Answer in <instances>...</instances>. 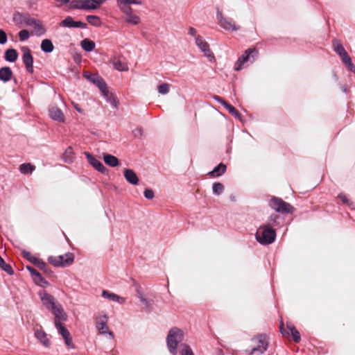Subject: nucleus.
I'll return each mask as SVG.
<instances>
[{
    "label": "nucleus",
    "instance_id": "nucleus-1",
    "mask_svg": "<svg viewBox=\"0 0 355 355\" xmlns=\"http://www.w3.org/2000/svg\"><path fill=\"white\" fill-rule=\"evenodd\" d=\"M256 240L261 245H269L272 243L276 239L275 230L270 227V225H261L257 230L256 234Z\"/></svg>",
    "mask_w": 355,
    "mask_h": 355
},
{
    "label": "nucleus",
    "instance_id": "nucleus-2",
    "mask_svg": "<svg viewBox=\"0 0 355 355\" xmlns=\"http://www.w3.org/2000/svg\"><path fill=\"white\" fill-rule=\"evenodd\" d=\"M183 339V332L178 328H172L167 336L166 342L170 353L176 355L178 353V345Z\"/></svg>",
    "mask_w": 355,
    "mask_h": 355
},
{
    "label": "nucleus",
    "instance_id": "nucleus-3",
    "mask_svg": "<svg viewBox=\"0 0 355 355\" xmlns=\"http://www.w3.org/2000/svg\"><path fill=\"white\" fill-rule=\"evenodd\" d=\"M255 345L250 350L246 352L249 355H261L268 349L269 345L268 337L266 334H259L252 339Z\"/></svg>",
    "mask_w": 355,
    "mask_h": 355
},
{
    "label": "nucleus",
    "instance_id": "nucleus-4",
    "mask_svg": "<svg viewBox=\"0 0 355 355\" xmlns=\"http://www.w3.org/2000/svg\"><path fill=\"white\" fill-rule=\"evenodd\" d=\"M269 205L272 209L281 214H292L295 211V208L291 204L277 197H273L270 200Z\"/></svg>",
    "mask_w": 355,
    "mask_h": 355
},
{
    "label": "nucleus",
    "instance_id": "nucleus-5",
    "mask_svg": "<svg viewBox=\"0 0 355 355\" xmlns=\"http://www.w3.org/2000/svg\"><path fill=\"white\" fill-rule=\"evenodd\" d=\"M74 261V255L71 252H67L64 255L50 256L48 261L55 267H64L71 264Z\"/></svg>",
    "mask_w": 355,
    "mask_h": 355
},
{
    "label": "nucleus",
    "instance_id": "nucleus-6",
    "mask_svg": "<svg viewBox=\"0 0 355 355\" xmlns=\"http://www.w3.org/2000/svg\"><path fill=\"white\" fill-rule=\"evenodd\" d=\"M259 52L256 48L248 49L238 59L236 62L237 67H235V70L239 71L241 69L242 66L247 62H253L258 56Z\"/></svg>",
    "mask_w": 355,
    "mask_h": 355
},
{
    "label": "nucleus",
    "instance_id": "nucleus-7",
    "mask_svg": "<svg viewBox=\"0 0 355 355\" xmlns=\"http://www.w3.org/2000/svg\"><path fill=\"white\" fill-rule=\"evenodd\" d=\"M120 11L123 13V20L128 24L130 25H138L141 22V18L139 16L134 14L132 8H122L118 7Z\"/></svg>",
    "mask_w": 355,
    "mask_h": 355
},
{
    "label": "nucleus",
    "instance_id": "nucleus-8",
    "mask_svg": "<svg viewBox=\"0 0 355 355\" xmlns=\"http://www.w3.org/2000/svg\"><path fill=\"white\" fill-rule=\"evenodd\" d=\"M13 21L19 26H32L33 23L35 22V19L32 18L28 14L16 12L13 15Z\"/></svg>",
    "mask_w": 355,
    "mask_h": 355
},
{
    "label": "nucleus",
    "instance_id": "nucleus-9",
    "mask_svg": "<svg viewBox=\"0 0 355 355\" xmlns=\"http://www.w3.org/2000/svg\"><path fill=\"white\" fill-rule=\"evenodd\" d=\"M216 18L220 26L226 31H234L239 29V27L234 24V21L232 19L224 17L222 12L218 10L217 11Z\"/></svg>",
    "mask_w": 355,
    "mask_h": 355
},
{
    "label": "nucleus",
    "instance_id": "nucleus-10",
    "mask_svg": "<svg viewBox=\"0 0 355 355\" xmlns=\"http://www.w3.org/2000/svg\"><path fill=\"white\" fill-rule=\"evenodd\" d=\"M21 51L23 52L22 62L25 65L27 72L32 74L34 71V69L33 57L31 54V51L28 47L24 46L21 48Z\"/></svg>",
    "mask_w": 355,
    "mask_h": 355
},
{
    "label": "nucleus",
    "instance_id": "nucleus-11",
    "mask_svg": "<svg viewBox=\"0 0 355 355\" xmlns=\"http://www.w3.org/2000/svg\"><path fill=\"white\" fill-rule=\"evenodd\" d=\"M107 320V316L105 314L98 315L96 318V328L101 334H108L111 338H114V334L109 331Z\"/></svg>",
    "mask_w": 355,
    "mask_h": 355
},
{
    "label": "nucleus",
    "instance_id": "nucleus-12",
    "mask_svg": "<svg viewBox=\"0 0 355 355\" xmlns=\"http://www.w3.org/2000/svg\"><path fill=\"white\" fill-rule=\"evenodd\" d=\"M39 296L43 305L49 311L58 304L55 297L49 294L46 291H40L39 293Z\"/></svg>",
    "mask_w": 355,
    "mask_h": 355
},
{
    "label": "nucleus",
    "instance_id": "nucleus-13",
    "mask_svg": "<svg viewBox=\"0 0 355 355\" xmlns=\"http://www.w3.org/2000/svg\"><path fill=\"white\" fill-rule=\"evenodd\" d=\"M196 44L204 52L205 56L209 58H214V55L209 49V45L200 35L196 36Z\"/></svg>",
    "mask_w": 355,
    "mask_h": 355
},
{
    "label": "nucleus",
    "instance_id": "nucleus-14",
    "mask_svg": "<svg viewBox=\"0 0 355 355\" xmlns=\"http://www.w3.org/2000/svg\"><path fill=\"white\" fill-rule=\"evenodd\" d=\"M85 155L89 163L96 170H97L98 171H99L102 173H105L107 171V168L105 167V166L103 164V163L101 162H100L99 160H98L92 154H90L89 153L85 152Z\"/></svg>",
    "mask_w": 355,
    "mask_h": 355
},
{
    "label": "nucleus",
    "instance_id": "nucleus-15",
    "mask_svg": "<svg viewBox=\"0 0 355 355\" xmlns=\"http://www.w3.org/2000/svg\"><path fill=\"white\" fill-rule=\"evenodd\" d=\"M51 313L55 316V323L56 321H59L61 322V321H66L67 319V315L64 311L62 305L60 304H58L55 306H54L51 310Z\"/></svg>",
    "mask_w": 355,
    "mask_h": 355
},
{
    "label": "nucleus",
    "instance_id": "nucleus-16",
    "mask_svg": "<svg viewBox=\"0 0 355 355\" xmlns=\"http://www.w3.org/2000/svg\"><path fill=\"white\" fill-rule=\"evenodd\" d=\"M49 116L54 121L60 123L64 122L65 116L62 111L57 107H52L49 109Z\"/></svg>",
    "mask_w": 355,
    "mask_h": 355
},
{
    "label": "nucleus",
    "instance_id": "nucleus-17",
    "mask_svg": "<svg viewBox=\"0 0 355 355\" xmlns=\"http://www.w3.org/2000/svg\"><path fill=\"white\" fill-rule=\"evenodd\" d=\"M124 178L125 180L132 185H137L139 183V178L136 173L130 168H126L123 172Z\"/></svg>",
    "mask_w": 355,
    "mask_h": 355
},
{
    "label": "nucleus",
    "instance_id": "nucleus-18",
    "mask_svg": "<svg viewBox=\"0 0 355 355\" xmlns=\"http://www.w3.org/2000/svg\"><path fill=\"white\" fill-rule=\"evenodd\" d=\"M12 71L10 67H3L0 68V80L3 83L10 81L12 78Z\"/></svg>",
    "mask_w": 355,
    "mask_h": 355
},
{
    "label": "nucleus",
    "instance_id": "nucleus-19",
    "mask_svg": "<svg viewBox=\"0 0 355 355\" xmlns=\"http://www.w3.org/2000/svg\"><path fill=\"white\" fill-rule=\"evenodd\" d=\"M102 296L114 302H116L121 304H123L125 302V299L124 297H122L115 293H110L107 291H103L102 293Z\"/></svg>",
    "mask_w": 355,
    "mask_h": 355
},
{
    "label": "nucleus",
    "instance_id": "nucleus-20",
    "mask_svg": "<svg viewBox=\"0 0 355 355\" xmlns=\"http://www.w3.org/2000/svg\"><path fill=\"white\" fill-rule=\"evenodd\" d=\"M227 166L223 163H220L217 166H216L209 173V175L211 177H219L224 174L226 171Z\"/></svg>",
    "mask_w": 355,
    "mask_h": 355
},
{
    "label": "nucleus",
    "instance_id": "nucleus-21",
    "mask_svg": "<svg viewBox=\"0 0 355 355\" xmlns=\"http://www.w3.org/2000/svg\"><path fill=\"white\" fill-rule=\"evenodd\" d=\"M18 58V53L14 49H8L5 51L4 58L6 61L14 62Z\"/></svg>",
    "mask_w": 355,
    "mask_h": 355
},
{
    "label": "nucleus",
    "instance_id": "nucleus-22",
    "mask_svg": "<svg viewBox=\"0 0 355 355\" xmlns=\"http://www.w3.org/2000/svg\"><path fill=\"white\" fill-rule=\"evenodd\" d=\"M117 7L131 8V4L141 5V0H116Z\"/></svg>",
    "mask_w": 355,
    "mask_h": 355
},
{
    "label": "nucleus",
    "instance_id": "nucleus-23",
    "mask_svg": "<svg viewBox=\"0 0 355 355\" xmlns=\"http://www.w3.org/2000/svg\"><path fill=\"white\" fill-rule=\"evenodd\" d=\"M103 159L106 164L112 167H115L119 165V161L118 158L114 155L105 154L103 156Z\"/></svg>",
    "mask_w": 355,
    "mask_h": 355
},
{
    "label": "nucleus",
    "instance_id": "nucleus-24",
    "mask_svg": "<svg viewBox=\"0 0 355 355\" xmlns=\"http://www.w3.org/2000/svg\"><path fill=\"white\" fill-rule=\"evenodd\" d=\"M35 336L44 346L49 347L50 342L44 331L37 329L35 332Z\"/></svg>",
    "mask_w": 355,
    "mask_h": 355
},
{
    "label": "nucleus",
    "instance_id": "nucleus-25",
    "mask_svg": "<svg viewBox=\"0 0 355 355\" xmlns=\"http://www.w3.org/2000/svg\"><path fill=\"white\" fill-rule=\"evenodd\" d=\"M80 45L83 49L87 52L92 51L96 46L95 42L87 38L82 40Z\"/></svg>",
    "mask_w": 355,
    "mask_h": 355
},
{
    "label": "nucleus",
    "instance_id": "nucleus-26",
    "mask_svg": "<svg viewBox=\"0 0 355 355\" xmlns=\"http://www.w3.org/2000/svg\"><path fill=\"white\" fill-rule=\"evenodd\" d=\"M286 327L290 331L291 335L292 336L294 342L299 343L301 340V336L300 332L297 330L295 327L291 323H288Z\"/></svg>",
    "mask_w": 355,
    "mask_h": 355
},
{
    "label": "nucleus",
    "instance_id": "nucleus-27",
    "mask_svg": "<svg viewBox=\"0 0 355 355\" xmlns=\"http://www.w3.org/2000/svg\"><path fill=\"white\" fill-rule=\"evenodd\" d=\"M41 49L44 53H51L54 49L53 42L49 39H44L41 43Z\"/></svg>",
    "mask_w": 355,
    "mask_h": 355
},
{
    "label": "nucleus",
    "instance_id": "nucleus-28",
    "mask_svg": "<svg viewBox=\"0 0 355 355\" xmlns=\"http://www.w3.org/2000/svg\"><path fill=\"white\" fill-rule=\"evenodd\" d=\"M21 255L25 259L28 260V261H30L31 263H33L35 266L38 264V263L41 260L40 259L33 256L30 252L26 251V250H23L21 252Z\"/></svg>",
    "mask_w": 355,
    "mask_h": 355
},
{
    "label": "nucleus",
    "instance_id": "nucleus-29",
    "mask_svg": "<svg viewBox=\"0 0 355 355\" xmlns=\"http://www.w3.org/2000/svg\"><path fill=\"white\" fill-rule=\"evenodd\" d=\"M343 62L347 66V67L352 72L355 73V66L352 62V59L347 53L340 56Z\"/></svg>",
    "mask_w": 355,
    "mask_h": 355
},
{
    "label": "nucleus",
    "instance_id": "nucleus-30",
    "mask_svg": "<svg viewBox=\"0 0 355 355\" xmlns=\"http://www.w3.org/2000/svg\"><path fill=\"white\" fill-rule=\"evenodd\" d=\"M86 19L89 24L95 27H100L102 24L101 18L97 15H87Z\"/></svg>",
    "mask_w": 355,
    "mask_h": 355
},
{
    "label": "nucleus",
    "instance_id": "nucleus-31",
    "mask_svg": "<svg viewBox=\"0 0 355 355\" xmlns=\"http://www.w3.org/2000/svg\"><path fill=\"white\" fill-rule=\"evenodd\" d=\"M62 159L65 162H67V163H71L73 162V148L69 146L68 147L65 152L63 153L62 156Z\"/></svg>",
    "mask_w": 355,
    "mask_h": 355
},
{
    "label": "nucleus",
    "instance_id": "nucleus-32",
    "mask_svg": "<svg viewBox=\"0 0 355 355\" xmlns=\"http://www.w3.org/2000/svg\"><path fill=\"white\" fill-rule=\"evenodd\" d=\"M35 170V166L31 163L22 164L19 166V171L23 174L31 173Z\"/></svg>",
    "mask_w": 355,
    "mask_h": 355
},
{
    "label": "nucleus",
    "instance_id": "nucleus-33",
    "mask_svg": "<svg viewBox=\"0 0 355 355\" xmlns=\"http://www.w3.org/2000/svg\"><path fill=\"white\" fill-rule=\"evenodd\" d=\"M55 326L63 338L70 335L69 330L60 322L56 321Z\"/></svg>",
    "mask_w": 355,
    "mask_h": 355
},
{
    "label": "nucleus",
    "instance_id": "nucleus-34",
    "mask_svg": "<svg viewBox=\"0 0 355 355\" xmlns=\"http://www.w3.org/2000/svg\"><path fill=\"white\" fill-rule=\"evenodd\" d=\"M69 8L85 10V0H72L69 3Z\"/></svg>",
    "mask_w": 355,
    "mask_h": 355
},
{
    "label": "nucleus",
    "instance_id": "nucleus-35",
    "mask_svg": "<svg viewBox=\"0 0 355 355\" xmlns=\"http://www.w3.org/2000/svg\"><path fill=\"white\" fill-rule=\"evenodd\" d=\"M35 22L33 23L32 26L34 27L35 31L36 32V34L37 35H41L44 34L45 32H46V29L42 26L41 21L40 20H38V19H35Z\"/></svg>",
    "mask_w": 355,
    "mask_h": 355
},
{
    "label": "nucleus",
    "instance_id": "nucleus-36",
    "mask_svg": "<svg viewBox=\"0 0 355 355\" xmlns=\"http://www.w3.org/2000/svg\"><path fill=\"white\" fill-rule=\"evenodd\" d=\"M74 23L73 19L71 16H67L60 22L59 25L64 28H74Z\"/></svg>",
    "mask_w": 355,
    "mask_h": 355
},
{
    "label": "nucleus",
    "instance_id": "nucleus-37",
    "mask_svg": "<svg viewBox=\"0 0 355 355\" xmlns=\"http://www.w3.org/2000/svg\"><path fill=\"white\" fill-rule=\"evenodd\" d=\"M34 282L42 287H46L49 285V282L42 276L40 273H38L34 278H33Z\"/></svg>",
    "mask_w": 355,
    "mask_h": 355
},
{
    "label": "nucleus",
    "instance_id": "nucleus-38",
    "mask_svg": "<svg viewBox=\"0 0 355 355\" xmlns=\"http://www.w3.org/2000/svg\"><path fill=\"white\" fill-rule=\"evenodd\" d=\"M36 267H37L40 270H42L45 274L48 275H51V274H53V271L51 270V269L42 259L40 261Z\"/></svg>",
    "mask_w": 355,
    "mask_h": 355
},
{
    "label": "nucleus",
    "instance_id": "nucleus-39",
    "mask_svg": "<svg viewBox=\"0 0 355 355\" xmlns=\"http://www.w3.org/2000/svg\"><path fill=\"white\" fill-rule=\"evenodd\" d=\"M0 268L8 275H12L14 271L10 264L5 262L3 258L0 256Z\"/></svg>",
    "mask_w": 355,
    "mask_h": 355
},
{
    "label": "nucleus",
    "instance_id": "nucleus-40",
    "mask_svg": "<svg viewBox=\"0 0 355 355\" xmlns=\"http://www.w3.org/2000/svg\"><path fill=\"white\" fill-rule=\"evenodd\" d=\"M94 0H85V10H94L99 8Z\"/></svg>",
    "mask_w": 355,
    "mask_h": 355
},
{
    "label": "nucleus",
    "instance_id": "nucleus-41",
    "mask_svg": "<svg viewBox=\"0 0 355 355\" xmlns=\"http://www.w3.org/2000/svg\"><path fill=\"white\" fill-rule=\"evenodd\" d=\"M213 193L216 195H220L224 191V186L220 182H215L212 185Z\"/></svg>",
    "mask_w": 355,
    "mask_h": 355
},
{
    "label": "nucleus",
    "instance_id": "nucleus-42",
    "mask_svg": "<svg viewBox=\"0 0 355 355\" xmlns=\"http://www.w3.org/2000/svg\"><path fill=\"white\" fill-rule=\"evenodd\" d=\"M137 297L139 299L140 302L144 304L146 309L150 310L151 308V304L150 302L144 296V295L137 290Z\"/></svg>",
    "mask_w": 355,
    "mask_h": 355
},
{
    "label": "nucleus",
    "instance_id": "nucleus-43",
    "mask_svg": "<svg viewBox=\"0 0 355 355\" xmlns=\"http://www.w3.org/2000/svg\"><path fill=\"white\" fill-rule=\"evenodd\" d=\"M225 108L228 110L230 114H231L232 116H234L235 118L241 119V114L232 105L229 104L227 105Z\"/></svg>",
    "mask_w": 355,
    "mask_h": 355
},
{
    "label": "nucleus",
    "instance_id": "nucleus-44",
    "mask_svg": "<svg viewBox=\"0 0 355 355\" xmlns=\"http://www.w3.org/2000/svg\"><path fill=\"white\" fill-rule=\"evenodd\" d=\"M334 49L339 56L343 55L347 53L343 46L340 43L334 44Z\"/></svg>",
    "mask_w": 355,
    "mask_h": 355
},
{
    "label": "nucleus",
    "instance_id": "nucleus-45",
    "mask_svg": "<svg viewBox=\"0 0 355 355\" xmlns=\"http://www.w3.org/2000/svg\"><path fill=\"white\" fill-rule=\"evenodd\" d=\"M157 91L160 94H166L169 92V85L168 83H162L158 85Z\"/></svg>",
    "mask_w": 355,
    "mask_h": 355
},
{
    "label": "nucleus",
    "instance_id": "nucleus-46",
    "mask_svg": "<svg viewBox=\"0 0 355 355\" xmlns=\"http://www.w3.org/2000/svg\"><path fill=\"white\" fill-rule=\"evenodd\" d=\"M181 351L180 354L181 355H193V353L192 352V350L189 346H188L186 344H182L181 345Z\"/></svg>",
    "mask_w": 355,
    "mask_h": 355
},
{
    "label": "nucleus",
    "instance_id": "nucleus-47",
    "mask_svg": "<svg viewBox=\"0 0 355 355\" xmlns=\"http://www.w3.org/2000/svg\"><path fill=\"white\" fill-rule=\"evenodd\" d=\"M18 36H19V40L21 42H24V41L27 40L29 38L30 34L27 30L24 29L19 32Z\"/></svg>",
    "mask_w": 355,
    "mask_h": 355
},
{
    "label": "nucleus",
    "instance_id": "nucleus-48",
    "mask_svg": "<svg viewBox=\"0 0 355 355\" xmlns=\"http://www.w3.org/2000/svg\"><path fill=\"white\" fill-rule=\"evenodd\" d=\"M114 67L118 71H125L128 69L125 64L122 62L120 60L116 61L113 62Z\"/></svg>",
    "mask_w": 355,
    "mask_h": 355
},
{
    "label": "nucleus",
    "instance_id": "nucleus-49",
    "mask_svg": "<svg viewBox=\"0 0 355 355\" xmlns=\"http://www.w3.org/2000/svg\"><path fill=\"white\" fill-rule=\"evenodd\" d=\"M98 87L100 90L102 92L104 96L108 95V91L107 89L106 84L101 79L98 80Z\"/></svg>",
    "mask_w": 355,
    "mask_h": 355
},
{
    "label": "nucleus",
    "instance_id": "nucleus-50",
    "mask_svg": "<svg viewBox=\"0 0 355 355\" xmlns=\"http://www.w3.org/2000/svg\"><path fill=\"white\" fill-rule=\"evenodd\" d=\"M278 218H279L278 215L272 214L268 219L269 223L267 225H270V227H272V226L277 225V220Z\"/></svg>",
    "mask_w": 355,
    "mask_h": 355
},
{
    "label": "nucleus",
    "instance_id": "nucleus-51",
    "mask_svg": "<svg viewBox=\"0 0 355 355\" xmlns=\"http://www.w3.org/2000/svg\"><path fill=\"white\" fill-rule=\"evenodd\" d=\"M146 198L151 200L155 197L154 191L150 189H146L144 192Z\"/></svg>",
    "mask_w": 355,
    "mask_h": 355
},
{
    "label": "nucleus",
    "instance_id": "nucleus-52",
    "mask_svg": "<svg viewBox=\"0 0 355 355\" xmlns=\"http://www.w3.org/2000/svg\"><path fill=\"white\" fill-rule=\"evenodd\" d=\"M8 37L6 33L3 30L0 29V44H4L5 43H6Z\"/></svg>",
    "mask_w": 355,
    "mask_h": 355
},
{
    "label": "nucleus",
    "instance_id": "nucleus-53",
    "mask_svg": "<svg viewBox=\"0 0 355 355\" xmlns=\"http://www.w3.org/2000/svg\"><path fill=\"white\" fill-rule=\"evenodd\" d=\"M64 343H65L66 345L69 348H73L74 347V345H73V343L71 335H69L67 337L64 338Z\"/></svg>",
    "mask_w": 355,
    "mask_h": 355
},
{
    "label": "nucleus",
    "instance_id": "nucleus-54",
    "mask_svg": "<svg viewBox=\"0 0 355 355\" xmlns=\"http://www.w3.org/2000/svg\"><path fill=\"white\" fill-rule=\"evenodd\" d=\"M279 331L281 332V334H282L283 336L284 337H288L290 336V333L288 331H287L284 327V323L283 322H280V324H279Z\"/></svg>",
    "mask_w": 355,
    "mask_h": 355
},
{
    "label": "nucleus",
    "instance_id": "nucleus-55",
    "mask_svg": "<svg viewBox=\"0 0 355 355\" xmlns=\"http://www.w3.org/2000/svg\"><path fill=\"white\" fill-rule=\"evenodd\" d=\"M214 99L215 101H216L218 103H220L222 105H223L225 107L227 106V105H228V103L226 102L224 99H223L220 96H214Z\"/></svg>",
    "mask_w": 355,
    "mask_h": 355
},
{
    "label": "nucleus",
    "instance_id": "nucleus-56",
    "mask_svg": "<svg viewBox=\"0 0 355 355\" xmlns=\"http://www.w3.org/2000/svg\"><path fill=\"white\" fill-rule=\"evenodd\" d=\"M26 269L29 271L32 278H34L38 273H40L36 269L29 266H26Z\"/></svg>",
    "mask_w": 355,
    "mask_h": 355
},
{
    "label": "nucleus",
    "instance_id": "nucleus-57",
    "mask_svg": "<svg viewBox=\"0 0 355 355\" xmlns=\"http://www.w3.org/2000/svg\"><path fill=\"white\" fill-rule=\"evenodd\" d=\"M74 28H79L85 29V28H87V24L86 23L80 21H75Z\"/></svg>",
    "mask_w": 355,
    "mask_h": 355
},
{
    "label": "nucleus",
    "instance_id": "nucleus-58",
    "mask_svg": "<svg viewBox=\"0 0 355 355\" xmlns=\"http://www.w3.org/2000/svg\"><path fill=\"white\" fill-rule=\"evenodd\" d=\"M338 198L341 200V201L344 204L349 205V200H348V198H347V196L345 194H343V193L339 194Z\"/></svg>",
    "mask_w": 355,
    "mask_h": 355
},
{
    "label": "nucleus",
    "instance_id": "nucleus-59",
    "mask_svg": "<svg viewBox=\"0 0 355 355\" xmlns=\"http://www.w3.org/2000/svg\"><path fill=\"white\" fill-rule=\"evenodd\" d=\"M74 108L77 112H78L80 114H83L84 111L83 109L80 108V107L77 103H73Z\"/></svg>",
    "mask_w": 355,
    "mask_h": 355
},
{
    "label": "nucleus",
    "instance_id": "nucleus-60",
    "mask_svg": "<svg viewBox=\"0 0 355 355\" xmlns=\"http://www.w3.org/2000/svg\"><path fill=\"white\" fill-rule=\"evenodd\" d=\"M189 34H190L191 35L195 36L196 34V30L193 27H190L189 28Z\"/></svg>",
    "mask_w": 355,
    "mask_h": 355
},
{
    "label": "nucleus",
    "instance_id": "nucleus-61",
    "mask_svg": "<svg viewBox=\"0 0 355 355\" xmlns=\"http://www.w3.org/2000/svg\"><path fill=\"white\" fill-rule=\"evenodd\" d=\"M95 2H96V3L98 6V7L100 8L102 4H103L107 0H94Z\"/></svg>",
    "mask_w": 355,
    "mask_h": 355
},
{
    "label": "nucleus",
    "instance_id": "nucleus-62",
    "mask_svg": "<svg viewBox=\"0 0 355 355\" xmlns=\"http://www.w3.org/2000/svg\"><path fill=\"white\" fill-rule=\"evenodd\" d=\"M343 90H344V92H346V91H347V88H346V87H345V88H344V89H343Z\"/></svg>",
    "mask_w": 355,
    "mask_h": 355
}]
</instances>
